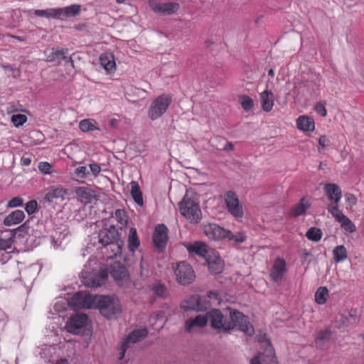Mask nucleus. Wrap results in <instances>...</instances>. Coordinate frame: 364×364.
Instances as JSON below:
<instances>
[{"instance_id":"25","label":"nucleus","mask_w":364,"mask_h":364,"mask_svg":"<svg viewBox=\"0 0 364 364\" xmlns=\"http://www.w3.org/2000/svg\"><path fill=\"white\" fill-rule=\"evenodd\" d=\"M81 6L79 4H72L63 8H58V19L63 20L68 17H75L80 14Z\"/></svg>"},{"instance_id":"58","label":"nucleus","mask_w":364,"mask_h":364,"mask_svg":"<svg viewBox=\"0 0 364 364\" xmlns=\"http://www.w3.org/2000/svg\"><path fill=\"white\" fill-rule=\"evenodd\" d=\"M318 142L321 147L324 148L328 145V139L323 135L319 137Z\"/></svg>"},{"instance_id":"11","label":"nucleus","mask_w":364,"mask_h":364,"mask_svg":"<svg viewBox=\"0 0 364 364\" xmlns=\"http://www.w3.org/2000/svg\"><path fill=\"white\" fill-rule=\"evenodd\" d=\"M225 202L228 211L235 218L243 216V210L239 199L233 191H228L225 194Z\"/></svg>"},{"instance_id":"39","label":"nucleus","mask_w":364,"mask_h":364,"mask_svg":"<svg viewBox=\"0 0 364 364\" xmlns=\"http://www.w3.org/2000/svg\"><path fill=\"white\" fill-rule=\"evenodd\" d=\"M123 242L121 240L117 239L116 241L107 245V247L111 250L112 254L109 255V257H116L120 256L122 254Z\"/></svg>"},{"instance_id":"60","label":"nucleus","mask_w":364,"mask_h":364,"mask_svg":"<svg viewBox=\"0 0 364 364\" xmlns=\"http://www.w3.org/2000/svg\"><path fill=\"white\" fill-rule=\"evenodd\" d=\"M7 321V316L3 310L0 309V324L6 323Z\"/></svg>"},{"instance_id":"61","label":"nucleus","mask_w":364,"mask_h":364,"mask_svg":"<svg viewBox=\"0 0 364 364\" xmlns=\"http://www.w3.org/2000/svg\"><path fill=\"white\" fill-rule=\"evenodd\" d=\"M314 300L319 305L324 304L327 301L326 297H314Z\"/></svg>"},{"instance_id":"5","label":"nucleus","mask_w":364,"mask_h":364,"mask_svg":"<svg viewBox=\"0 0 364 364\" xmlns=\"http://www.w3.org/2000/svg\"><path fill=\"white\" fill-rule=\"evenodd\" d=\"M228 325H230V330L238 328L239 330L247 335H252L254 331L247 317L236 310H230V316L228 318Z\"/></svg>"},{"instance_id":"53","label":"nucleus","mask_w":364,"mask_h":364,"mask_svg":"<svg viewBox=\"0 0 364 364\" xmlns=\"http://www.w3.org/2000/svg\"><path fill=\"white\" fill-rule=\"evenodd\" d=\"M23 204V199L20 197L13 198L9 202V206L11 208L18 207Z\"/></svg>"},{"instance_id":"45","label":"nucleus","mask_w":364,"mask_h":364,"mask_svg":"<svg viewBox=\"0 0 364 364\" xmlns=\"http://www.w3.org/2000/svg\"><path fill=\"white\" fill-rule=\"evenodd\" d=\"M239 102L245 111L250 110L254 106L252 99L250 96L246 95L240 96Z\"/></svg>"},{"instance_id":"6","label":"nucleus","mask_w":364,"mask_h":364,"mask_svg":"<svg viewBox=\"0 0 364 364\" xmlns=\"http://www.w3.org/2000/svg\"><path fill=\"white\" fill-rule=\"evenodd\" d=\"M173 269L176 280L179 284L186 285L195 280L194 270L188 262L184 261L179 262L176 264L175 267H173Z\"/></svg>"},{"instance_id":"2","label":"nucleus","mask_w":364,"mask_h":364,"mask_svg":"<svg viewBox=\"0 0 364 364\" xmlns=\"http://www.w3.org/2000/svg\"><path fill=\"white\" fill-rule=\"evenodd\" d=\"M180 213L192 223H198L201 219V210L196 194L186 192L178 203Z\"/></svg>"},{"instance_id":"62","label":"nucleus","mask_w":364,"mask_h":364,"mask_svg":"<svg viewBox=\"0 0 364 364\" xmlns=\"http://www.w3.org/2000/svg\"><path fill=\"white\" fill-rule=\"evenodd\" d=\"M347 314L344 315V314H341L340 315V317L339 318H337L336 319V324H338V323H342L343 321H347Z\"/></svg>"},{"instance_id":"38","label":"nucleus","mask_w":364,"mask_h":364,"mask_svg":"<svg viewBox=\"0 0 364 364\" xmlns=\"http://www.w3.org/2000/svg\"><path fill=\"white\" fill-rule=\"evenodd\" d=\"M246 235L242 232L233 233L230 230H227V234H225V239H228V241H232L235 244H241L246 240Z\"/></svg>"},{"instance_id":"43","label":"nucleus","mask_w":364,"mask_h":364,"mask_svg":"<svg viewBox=\"0 0 364 364\" xmlns=\"http://www.w3.org/2000/svg\"><path fill=\"white\" fill-rule=\"evenodd\" d=\"M150 287L156 296H166L168 294L166 287L160 282L151 284Z\"/></svg>"},{"instance_id":"16","label":"nucleus","mask_w":364,"mask_h":364,"mask_svg":"<svg viewBox=\"0 0 364 364\" xmlns=\"http://www.w3.org/2000/svg\"><path fill=\"white\" fill-rule=\"evenodd\" d=\"M210 253V255L205 259L210 272L214 274L221 273L224 269V262L216 250H214Z\"/></svg>"},{"instance_id":"46","label":"nucleus","mask_w":364,"mask_h":364,"mask_svg":"<svg viewBox=\"0 0 364 364\" xmlns=\"http://www.w3.org/2000/svg\"><path fill=\"white\" fill-rule=\"evenodd\" d=\"M75 192L77 196L85 200H90L92 197L90 189L87 187H77Z\"/></svg>"},{"instance_id":"15","label":"nucleus","mask_w":364,"mask_h":364,"mask_svg":"<svg viewBox=\"0 0 364 364\" xmlns=\"http://www.w3.org/2000/svg\"><path fill=\"white\" fill-rule=\"evenodd\" d=\"M120 232L119 229L114 225H111L109 228H105L100 231L98 234L99 242L104 247L116 241L119 238Z\"/></svg>"},{"instance_id":"23","label":"nucleus","mask_w":364,"mask_h":364,"mask_svg":"<svg viewBox=\"0 0 364 364\" xmlns=\"http://www.w3.org/2000/svg\"><path fill=\"white\" fill-rule=\"evenodd\" d=\"M323 189L331 203H339L342 197V191L338 185L326 183Z\"/></svg>"},{"instance_id":"33","label":"nucleus","mask_w":364,"mask_h":364,"mask_svg":"<svg viewBox=\"0 0 364 364\" xmlns=\"http://www.w3.org/2000/svg\"><path fill=\"white\" fill-rule=\"evenodd\" d=\"M347 321H343L342 323L336 324V327L338 328L344 327L354 326L358 322V315L357 310L350 309L347 313Z\"/></svg>"},{"instance_id":"37","label":"nucleus","mask_w":364,"mask_h":364,"mask_svg":"<svg viewBox=\"0 0 364 364\" xmlns=\"http://www.w3.org/2000/svg\"><path fill=\"white\" fill-rule=\"evenodd\" d=\"M34 14L38 17H44L46 18L58 19V9L50 8L45 10H35Z\"/></svg>"},{"instance_id":"51","label":"nucleus","mask_w":364,"mask_h":364,"mask_svg":"<svg viewBox=\"0 0 364 364\" xmlns=\"http://www.w3.org/2000/svg\"><path fill=\"white\" fill-rule=\"evenodd\" d=\"M37 202L34 200L28 201L26 204L25 210L28 215L34 213L37 209Z\"/></svg>"},{"instance_id":"32","label":"nucleus","mask_w":364,"mask_h":364,"mask_svg":"<svg viewBox=\"0 0 364 364\" xmlns=\"http://www.w3.org/2000/svg\"><path fill=\"white\" fill-rule=\"evenodd\" d=\"M331 331L329 329L320 330L316 336V345L319 348H323L331 337Z\"/></svg>"},{"instance_id":"64","label":"nucleus","mask_w":364,"mask_h":364,"mask_svg":"<svg viewBox=\"0 0 364 364\" xmlns=\"http://www.w3.org/2000/svg\"><path fill=\"white\" fill-rule=\"evenodd\" d=\"M140 269H141V270H140L141 276H142V277L143 276H146V274L144 273L142 260L140 262Z\"/></svg>"},{"instance_id":"24","label":"nucleus","mask_w":364,"mask_h":364,"mask_svg":"<svg viewBox=\"0 0 364 364\" xmlns=\"http://www.w3.org/2000/svg\"><path fill=\"white\" fill-rule=\"evenodd\" d=\"M259 97L262 109L266 112L272 111L274 105L273 92L270 90H265L260 93Z\"/></svg>"},{"instance_id":"50","label":"nucleus","mask_w":364,"mask_h":364,"mask_svg":"<svg viewBox=\"0 0 364 364\" xmlns=\"http://www.w3.org/2000/svg\"><path fill=\"white\" fill-rule=\"evenodd\" d=\"M90 172L86 166H78L74 171V174L80 178H85L89 175Z\"/></svg>"},{"instance_id":"56","label":"nucleus","mask_w":364,"mask_h":364,"mask_svg":"<svg viewBox=\"0 0 364 364\" xmlns=\"http://www.w3.org/2000/svg\"><path fill=\"white\" fill-rule=\"evenodd\" d=\"M129 348V346L128 345H127L122 341H121V345L119 347V350L121 351L119 357V360H122L124 358L125 353Z\"/></svg>"},{"instance_id":"10","label":"nucleus","mask_w":364,"mask_h":364,"mask_svg":"<svg viewBox=\"0 0 364 364\" xmlns=\"http://www.w3.org/2000/svg\"><path fill=\"white\" fill-rule=\"evenodd\" d=\"M168 228L164 224L157 225L153 232V243L154 247L159 251L165 250L168 242Z\"/></svg>"},{"instance_id":"41","label":"nucleus","mask_w":364,"mask_h":364,"mask_svg":"<svg viewBox=\"0 0 364 364\" xmlns=\"http://www.w3.org/2000/svg\"><path fill=\"white\" fill-rule=\"evenodd\" d=\"M327 210L338 222L346 216L339 209L338 203H330L327 207Z\"/></svg>"},{"instance_id":"36","label":"nucleus","mask_w":364,"mask_h":364,"mask_svg":"<svg viewBox=\"0 0 364 364\" xmlns=\"http://www.w3.org/2000/svg\"><path fill=\"white\" fill-rule=\"evenodd\" d=\"M334 262L336 263L344 262L348 258V251L346 247L341 245H338L333 250Z\"/></svg>"},{"instance_id":"18","label":"nucleus","mask_w":364,"mask_h":364,"mask_svg":"<svg viewBox=\"0 0 364 364\" xmlns=\"http://www.w3.org/2000/svg\"><path fill=\"white\" fill-rule=\"evenodd\" d=\"M184 246L190 254L193 253L205 258V259L210 255V252L214 250L213 249H210L205 243L200 241H196L192 244L187 243Z\"/></svg>"},{"instance_id":"47","label":"nucleus","mask_w":364,"mask_h":364,"mask_svg":"<svg viewBox=\"0 0 364 364\" xmlns=\"http://www.w3.org/2000/svg\"><path fill=\"white\" fill-rule=\"evenodd\" d=\"M114 217L119 224L125 226L127 224V215L124 210L117 209L114 212Z\"/></svg>"},{"instance_id":"14","label":"nucleus","mask_w":364,"mask_h":364,"mask_svg":"<svg viewBox=\"0 0 364 364\" xmlns=\"http://www.w3.org/2000/svg\"><path fill=\"white\" fill-rule=\"evenodd\" d=\"M204 234L210 240L219 241L225 238L227 230L215 223H208L203 226Z\"/></svg>"},{"instance_id":"4","label":"nucleus","mask_w":364,"mask_h":364,"mask_svg":"<svg viewBox=\"0 0 364 364\" xmlns=\"http://www.w3.org/2000/svg\"><path fill=\"white\" fill-rule=\"evenodd\" d=\"M172 102V95L164 93L153 100L148 111L149 117L156 120L161 117L168 109Z\"/></svg>"},{"instance_id":"8","label":"nucleus","mask_w":364,"mask_h":364,"mask_svg":"<svg viewBox=\"0 0 364 364\" xmlns=\"http://www.w3.org/2000/svg\"><path fill=\"white\" fill-rule=\"evenodd\" d=\"M118 285H123L129 279V274L124 265L119 262L111 264L107 269Z\"/></svg>"},{"instance_id":"63","label":"nucleus","mask_w":364,"mask_h":364,"mask_svg":"<svg viewBox=\"0 0 364 364\" xmlns=\"http://www.w3.org/2000/svg\"><path fill=\"white\" fill-rule=\"evenodd\" d=\"M234 149V145L231 142H226L223 149L225 151H232Z\"/></svg>"},{"instance_id":"59","label":"nucleus","mask_w":364,"mask_h":364,"mask_svg":"<svg viewBox=\"0 0 364 364\" xmlns=\"http://www.w3.org/2000/svg\"><path fill=\"white\" fill-rule=\"evenodd\" d=\"M21 164L22 166H28L31 164V159L29 157H22L21 159Z\"/></svg>"},{"instance_id":"9","label":"nucleus","mask_w":364,"mask_h":364,"mask_svg":"<svg viewBox=\"0 0 364 364\" xmlns=\"http://www.w3.org/2000/svg\"><path fill=\"white\" fill-rule=\"evenodd\" d=\"M205 316L213 328L220 331H230V325H228V318H225L220 310L212 309Z\"/></svg>"},{"instance_id":"26","label":"nucleus","mask_w":364,"mask_h":364,"mask_svg":"<svg viewBox=\"0 0 364 364\" xmlns=\"http://www.w3.org/2000/svg\"><path fill=\"white\" fill-rule=\"evenodd\" d=\"M311 205V199L308 197H302L299 202L291 208L290 215L293 218L298 217L305 213Z\"/></svg>"},{"instance_id":"35","label":"nucleus","mask_w":364,"mask_h":364,"mask_svg":"<svg viewBox=\"0 0 364 364\" xmlns=\"http://www.w3.org/2000/svg\"><path fill=\"white\" fill-rule=\"evenodd\" d=\"M131 196L136 204L140 206L144 205L142 192L136 181L131 182Z\"/></svg>"},{"instance_id":"29","label":"nucleus","mask_w":364,"mask_h":364,"mask_svg":"<svg viewBox=\"0 0 364 364\" xmlns=\"http://www.w3.org/2000/svg\"><path fill=\"white\" fill-rule=\"evenodd\" d=\"M25 214L23 210H16L9 214L4 219V223L6 226L17 225L23 221Z\"/></svg>"},{"instance_id":"34","label":"nucleus","mask_w":364,"mask_h":364,"mask_svg":"<svg viewBox=\"0 0 364 364\" xmlns=\"http://www.w3.org/2000/svg\"><path fill=\"white\" fill-rule=\"evenodd\" d=\"M100 62L102 67L107 72H111L114 69V58L111 54H102L100 57Z\"/></svg>"},{"instance_id":"30","label":"nucleus","mask_w":364,"mask_h":364,"mask_svg":"<svg viewBox=\"0 0 364 364\" xmlns=\"http://www.w3.org/2000/svg\"><path fill=\"white\" fill-rule=\"evenodd\" d=\"M2 271L8 274L6 279L9 281H16L18 279L20 272L17 265L15 264L4 263L3 264Z\"/></svg>"},{"instance_id":"27","label":"nucleus","mask_w":364,"mask_h":364,"mask_svg":"<svg viewBox=\"0 0 364 364\" xmlns=\"http://www.w3.org/2000/svg\"><path fill=\"white\" fill-rule=\"evenodd\" d=\"M69 194V191L61 186H58L49 190L44 197V200L48 203H51L54 199H62L63 200L66 196Z\"/></svg>"},{"instance_id":"12","label":"nucleus","mask_w":364,"mask_h":364,"mask_svg":"<svg viewBox=\"0 0 364 364\" xmlns=\"http://www.w3.org/2000/svg\"><path fill=\"white\" fill-rule=\"evenodd\" d=\"M287 262L282 257H277L271 267L269 277L272 282L279 284L287 272Z\"/></svg>"},{"instance_id":"1","label":"nucleus","mask_w":364,"mask_h":364,"mask_svg":"<svg viewBox=\"0 0 364 364\" xmlns=\"http://www.w3.org/2000/svg\"><path fill=\"white\" fill-rule=\"evenodd\" d=\"M67 304L71 310L97 309L107 319H114L122 312L118 297H68Z\"/></svg>"},{"instance_id":"44","label":"nucleus","mask_w":364,"mask_h":364,"mask_svg":"<svg viewBox=\"0 0 364 364\" xmlns=\"http://www.w3.org/2000/svg\"><path fill=\"white\" fill-rule=\"evenodd\" d=\"M306 236L309 240L318 242L321 239L322 232L317 228H311L306 232Z\"/></svg>"},{"instance_id":"13","label":"nucleus","mask_w":364,"mask_h":364,"mask_svg":"<svg viewBox=\"0 0 364 364\" xmlns=\"http://www.w3.org/2000/svg\"><path fill=\"white\" fill-rule=\"evenodd\" d=\"M203 297H188L181 304L183 311H202L208 309V304L203 299Z\"/></svg>"},{"instance_id":"3","label":"nucleus","mask_w":364,"mask_h":364,"mask_svg":"<svg viewBox=\"0 0 364 364\" xmlns=\"http://www.w3.org/2000/svg\"><path fill=\"white\" fill-rule=\"evenodd\" d=\"M90 323L87 314L76 313L70 316L65 323V328L74 335H86L90 331Z\"/></svg>"},{"instance_id":"31","label":"nucleus","mask_w":364,"mask_h":364,"mask_svg":"<svg viewBox=\"0 0 364 364\" xmlns=\"http://www.w3.org/2000/svg\"><path fill=\"white\" fill-rule=\"evenodd\" d=\"M140 245V240L135 228H131L127 238V246L129 252L134 253Z\"/></svg>"},{"instance_id":"55","label":"nucleus","mask_w":364,"mask_h":364,"mask_svg":"<svg viewBox=\"0 0 364 364\" xmlns=\"http://www.w3.org/2000/svg\"><path fill=\"white\" fill-rule=\"evenodd\" d=\"M89 166L94 176H97L101 171L100 166L96 163L90 164Z\"/></svg>"},{"instance_id":"40","label":"nucleus","mask_w":364,"mask_h":364,"mask_svg":"<svg viewBox=\"0 0 364 364\" xmlns=\"http://www.w3.org/2000/svg\"><path fill=\"white\" fill-rule=\"evenodd\" d=\"M338 223L346 233H353L356 231V226L346 215Z\"/></svg>"},{"instance_id":"28","label":"nucleus","mask_w":364,"mask_h":364,"mask_svg":"<svg viewBox=\"0 0 364 364\" xmlns=\"http://www.w3.org/2000/svg\"><path fill=\"white\" fill-rule=\"evenodd\" d=\"M14 235L12 232H6L0 235V250L8 251L7 253L11 252L14 245Z\"/></svg>"},{"instance_id":"54","label":"nucleus","mask_w":364,"mask_h":364,"mask_svg":"<svg viewBox=\"0 0 364 364\" xmlns=\"http://www.w3.org/2000/svg\"><path fill=\"white\" fill-rule=\"evenodd\" d=\"M345 198L346 203H348L350 206L355 205L357 203V198L352 193H346L345 195Z\"/></svg>"},{"instance_id":"48","label":"nucleus","mask_w":364,"mask_h":364,"mask_svg":"<svg viewBox=\"0 0 364 364\" xmlns=\"http://www.w3.org/2000/svg\"><path fill=\"white\" fill-rule=\"evenodd\" d=\"M11 122L16 127L22 126L27 121V117L25 114H17L11 116Z\"/></svg>"},{"instance_id":"19","label":"nucleus","mask_w":364,"mask_h":364,"mask_svg":"<svg viewBox=\"0 0 364 364\" xmlns=\"http://www.w3.org/2000/svg\"><path fill=\"white\" fill-rule=\"evenodd\" d=\"M68 49H58L53 48L51 53L48 55L47 59L49 62H58L60 63L62 60L65 63H70L72 67H74V63L71 57L68 56Z\"/></svg>"},{"instance_id":"52","label":"nucleus","mask_w":364,"mask_h":364,"mask_svg":"<svg viewBox=\"0 0 364 364\" xmlns=\"http://www.w3.org/2000/svg\"><path fill=\"white\" fill-rule=\"evenodd\" d=\"M38 169L41 173L48 174L51 173L52 166L48 162H40Z\"/></svg>"},{"instance_id":"7","label":"nucleus","mask_w":364,"mask_h":364,"mask_svg":"<svg viewBox=\"0 0 364 364\" xmlns=\"http://www.w3.org/2000/svg\"><path fill=\"white\" fill-rule=\"evenodd\" d=\"M108 277L107 269L98 272H83L80 276L81 282L87 287H99L105 284Z\"/></svg>"},{"instance_id":"21","label":"nucleus","mask_w":364,"mask_h":364,"mask_svg":"<svg viewBox=\"0 0 364 364\" xmlns=\"http://www.w3.org/2000/svg\"><path fill=\"white\" fill-rule=\"evenodd\" d=\"M296 128L303 132H312L315 129L314 119L308 115H301L296 121Z\"/></svg>"},{"instance_id":"42","label":"nucleus","mask_w":364,"mask_h":364,"mask_svg":"<svg viewBox=\"0 0 364 364\" xmlns=\"http://www.w3.org/2000/svg\"><path fill=\"white\" fill-rule=\"evenodd\" d=\"M79 128L82 132H87L98 129L96 122L93 119H83L79 124Z\"/></svg>"},{"instance_id":"22","label":"nucleus","mask_w":364,"mask_h":364,"mask_svg":"<svg viewBox=\"0 0 364 364\" xmlns=\"http://www.w3.org/2000/svg\"><path fill=\"white\" fill-rule=\"evenodd\" d=\"M147 335L148 331L146 328L136 329L129 333L122 341L130 347L132 344L136 343L145 338Z\"/></svg>"},{"instance_id":"20","label":"nucleus","mask_w":364,"mask_h":364,"mask_svg":"<svg viewBox=\"0 0 364 364\" xmlns=\"http://www.w3.org/2000/svg\"><path fill=\"white\" fill-rule=\"evenodd\" d=\"M208 317L205 315L199 314L194 318H189L186 321L184 329L186 332L191 333L195 328H202L206 326Z\"/></svg>"},{"instance_id":"17","label":"nucleus","mask_w":364,"mask_h":364,"mask_svg":"<svg viewBox=\"0 0 364 364\" xmlns=\"http://www.w3.org/2000/svg\"><path fill=\"white\" fill-rule=\"evenodd\" d=\"M150 6L154 13L171 15L179 9V4L177 2L168 1L166 3H151Z\"/></svg>"},{"instance_id":"49","label":"nucleus","mask_w":364,"mask_h":364,"mask_svg":"<svg viewBox=\"0 0 364 364\" xmlns=\"http://www.w3.org/2000/svg\"><path fill=\"white\" fill-rule=\"evenodd\" d=\"M314 109L319 115L322 117H326L327 114V110L326 109V102L320 101L317 102L315 105Z\"/></svg>"},{"instance_id":"57","label":"nucleus","mask_w":364,"mask_h":364,"mask_svg":"<svg viewBox=\"0 0 364 364\" xmlns=\"http://www.w3.org/2000/svg\"><path fill=\"white\" fill-rule=\"evenodd\" d=\"M328 289L325 287H319L315 293L314 296H328Z\"/></svg>"}]
</instances>
